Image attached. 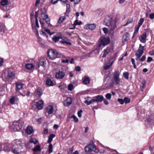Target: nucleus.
Instances as JSON below:
<instances>
[{
  "instance_id": "f257e3e1",
  "label": "nucleus",
  "mask_w": 154,
  "mask_h": 154,
  "mask_svg": "<svg viewBox=\"0 0 154 154\" xmlns=\"http://www.w3.org/2000/svg\"><path fill=\"white\" fill-rule=\"evenodd\" d=\"M16 75L14 71L12 68L6 69L2 75L3 80L7 83L11 82L16 78Z\"/></svg>"
},
{
  "instance_id": "f03ea898",
  "label": "nucleus",
  "mask_w": 154,
  "mask_h": 154,
  "mask_svg": "<svg viewBox=\"0 0 154 154\" xmlns=\"http://www.w3.org/2000/svg\"><path fill=\"white\" fill-rule=\"evenodd\" d=\"M25 144L18 140H15L14 142L12 148V152L14 154H19L24 151Z\"/></svg>"
},
{
  "instance_id": "7ed1b4c3",
  "label": "nucleus",
  "mask_w": 154,
  "mask_h": 154,
  "mask_svg": "<svg viewBox=\"0 0 154 154\" xmlns=\"http://www.w3.org/2000/svg\"><path fill=\"white\" fill-rule=\"evenodd\" d=\"M11 131H17L24 129V122L20 120L13 122V124L9 127Z\"/></svg>"
},
{
  "instance_id": "20e7f679",
  "label": "nucleus",
  "mask_w": 154,
  "mask_h": 154,
  "mask_svg": "<svg viewBox=\"0 0 154 154\" xmlns=\"http://www.w3.org/2000/svg\"><path fill=\"white\" fill-rule=\"evenodd\" d=\"M105 22L106 25L110 28L111 31H113L117 27L116 21L109 17L105 19Z\"/></svg>"
},
{
  "instance_id": "39448f33",
  "label": "nucleus",
  "mask_w": 154,
  "mask_h": 154,
  "mask_svg": "<svg viewBox=\"0 0 154 154\" xmlns=\"http://www.w3.org/2000/svg\"><path fill=\"white\" fill-rule=\"evenodd\" d=\"M47 54L48 57L52 60L57 58H60L62 57L61 54L58 53L54 49H50L47 51Z\"/></svg>"
},
{
  "instance_id": "423d86ee",
  "label": "nucleus",
  "mask_w": 154,
  "mask_h": 154,
  "mask_svg": "<svg viewBox=\"0 0 154 154\" xmlns=\"http://www.w3.org/2000/svg\"><path fill=\"white\" fill-rule=\"evenodd\" d=\"M99 40L100 42L101 43L103 46H105L108 45L110 42V39L109 37L107 38L105 37H101Z\"/></svg>"
},
{
  "instance_id": "0eeeda50",
  "label": "nucleus",
  "mask_w": 154,
  "mask_h": 154,
  "mask_svg": "<svg viewBox=\"0 0 154 154\" xmlns=\"http://www.w3.org/2000/svg\"><path fill=\"white\" fill-rule=\"evenodd\" d=\"M95 145L92 141L90 144L85 146L84 148L85 152H86L90 153L94 149Z\"/></svg>"
},
{
  "instance_id": "6e6552de",
  "label": "nucleus",
  "mask_w": 154,
  "mask_h": 154,
  "mask_svg": "<svg viewBox=\"0 0 154 154\" xmlns=\"http://www.w3.org/2000/svg\"><path fill=\"white\" fill-rule=\"evenodd\" d=\"M93 98L94 102H101L103 100L104 97L102 95H98Z\"/></svg>"
},
{
  "instance_id": "1a4fd4ad",
  "label": "nucleus",
  "mask_w": 154,
  "mask_h": 154,
  "mask_svg": "<svg viewBox=\"0 0 154 154\" xmlns=\"http://www.w3.org/2000/svg\"><path fill=\"white\" fill-rule=\"evenodd\" d=\"M11 146L10 144L6 143L3 144V149L4 151L9 152L12 150Z\"/></svg>"
},
{
  "instance_id": "9d476101",
  "label": "nucleus",
  "mask_w": 154,
  "mask_h": 154,
  "mask_svg": "<svg viewBox=\"0 0 154 154\" xmlns=\"http://www.w3.org/2000/svg\"><path fill=\"white\" fill-rule=\"evenodd\" d=\"M64 73L61 71H59L55 74V77L57 79H62L64 77Z\"/></svg>"
},
{
  "instance_id": "9b49d317",
  "label": "nucleus",
  "mask_w": 154,
  "mask_h": 154,
  "mask_svg": "<svg viewBox=\"0 0 154 154\" xmlns=\"http://www.w3.org/2000/svg\"><path fill=\"white\" fill-rule=\"evenodd\" d=\"M96 24L94 23L88 24H86L85 26V29L91 30L94 29L96 28Z\"/></svg>"
},
{
  "instance_id": "f8f14e48",
  "label": "nucleus",
  "mask_w": 154,
  "mask_h": 154,
  "mask_svg": "<svg viewBox=\"0 0 154 154\" xmlns=\"http://www.w3.org/2000/svg\"><path fill=\"white\" fill-rule=\"evenodd\" d=\"M146 121L150 124L154 125V115L149 116V117L147 118Z\"/></svg>"
},
{
  "instance_id": "ddd939ff",
  "label": "nucleus",
  "mask_w": 154,
  "mask_h": 154,
  "mask_svg": "<svg viewBox=\"0 0 154 154\" xmlns=\"http://www.w3.org/2000/svg\"><path fill=\"white\" fill-rule=\"evenodd\" d=\"M16 91L18 92L19 91L23 88V85L20 82H16Z\"/></svg>"
},
{
  "instance_id": "4468645a",
  "label": "nucleus",
  "mask_w": 154,
  "mask_h": 154,
  "mask_svg": "<svg viewBox=\"0 0 154 154\" xmlns=\"http://www.w3.org/2000/svg\"><path fill=\"white\" fill-rule=\"evenodd\" d=\"M111 48V46H108L107 47L106 49L104 50V53L102 56L103 57H106L107 55L110 51Z\"/></svg>"
},
{
  "instance_id": "2eb2a0df",
  "label": "nucleus",
  "mask_w": 154,
  "mask_h": 154,
  "mask_svg": "<svg viewBox=\"0 0 154 154\" xmlns=\"http://www.w3.org/2000/svg\"><path fill=\"white\" fill-rule=\"evenodd\" d=\"M53 106L52 105H50L46 107V111L48 114H51L53 113Z\"/></svg>"
},
{
  "instance_id": "dca6fc26",
  "label": "nucleus",
  "mask_w": 154,
  "mask_h": 154,
  "mask_svg": "<svg viewBox=\"0 0 154 154\" xmlns=\"http://www.w3.org/2000/svg\"><path fill=\"white\" fill-rule=\"evenodd\" d=\"M44 102L42 100H40L37 103V107L39 109H41L43 107Z\"/></svg>"
},
{
  "instance_id": "f3484780",
  "label": "nucleus",
  "mask_w": 154,
  "mask_h": 154,
  "mask_svg": "<svg viewBox=\"0 0 154 154\" xmlns=\"http://www.w3.org/2000/svg\"><path fill=\"white\" fill-rule=\"evenodd\" d=\"M130 34L128 32H126L125 35H124L122 36V40L124 42H125L128 41L129 39Z\"/></svg>"
},
{
  "instance_id": "a211bd4d",
  "label": "nucleus",
  "mask_w": 154,
  "mask_h": 154,
  "mask_svg": "<svg viewBox=\"0 0 154 154\" xmlns=\"http://www.w3.org/2000/svg\"><path fill=\"white\" fill-rule=\"evenodd\" d=\"M26 69L29 70H31L34 67V66L32 63H28L25 66Z\"/></svg>"
},
{
  "instance_id": "6ab92c4d",
  "label": "nucleus",
  "mask_w": 154,
  "mask_h": 154,
  "mask_svg": "<svg viewBox=\"0 0 154 154\" xmlns=\"http://www.w3.org/2000/svg\"><path fill=\"white\" fill-rule=\"evenodd\" d=\"M33 131L32 128L30 126H28L26 130V132L28 134H31Z\"/></svg>"
},
{
  "instance_id": "aec40b11",
  "label": "nucleus",
  "mask_w": 154,
  "mask_h": 154,
  "mask_svg": "<svg viewBox=\"0 0 154 154\" xmlns=\"http://www.w3.org/2000/svg\"><path fill=\"white\" fill-rule=\"evenodd\" d=\"M5 31V26L2 24H0V34H2Z\"/></svg>"
},
{
  "instance_id": "412c9836",
  "label": "nucleus",
  "mask_w": 154,
  "mask_h": 154,
  "mask_svg": "<svg viewBox=\"0 0 154 154\" xmlns=\"http://www.w3.org/2000/svg\"><path fill=\"white\" fill-rule=\"evenodd\" d=\"M41 150V146L40 145H36L33 149V152H37L40 151Z\"/></svg>"
},
{
  "instance_id": "4be33fe9",
  "label": "nucleus",
  "mask_w": 154,
  "mask_h": 154,
  "mask_svg": "<svg viewBox=\"0 0 154 154\" xmlns=\"http://www.w3.org/2000/svg\"><path fill=\"white\" fill-rule=\"evenodd\" d=\"M46 84L49 86H53L54 85L53 81L49 78H48L46 80Z\"/></svg>"
},
{
  "instance_id": "5701e85b",
  "label": "nucleus",
  "mask_w": 154,
  "mask_h": 154,
  "mask_svg": "<svg viewBox=\"0 0 154 154\" xmlns=\"http://www.w3.org/2000/svg\"><path fill=\"white\" fill-rule=\"evenodd\" d=\"M72 98L68 97L67 98L66 101L67 104L66 105L65 103H64V105L65 106H67L70 105L72 103Z\"/></svg>"
},
{
  "instance_id": "b1692460",
  "label": "nucleus",
  "mask_w": 154,
  "mask_h": 154,
  "mask_svg": "<svg viewBox=\"0 0 154 154\" xmlns=\"http://www.w3.org/2000/svg\"><path fill=\"white\" fill-rule=\"evenodd\" d=\"M55 135L54 134H51L48 137V139L47 141L48 143H51L52 140L53 138L55 137Z\"/></svg>"
},
{
  "instance_id": "393cba45",
  "label": "nucleus",
  "mask_w": 154,
  "mask_h": 154,
  "mask_svg": "<svg viewBox=\"0 0 154 154\" xmlns=\"http://www.w3.org/2000/svg\"><path fill=\"white\" fill-rule=\"evenodd\" d=\"M60 38H62L60 36V35L58 37L54 35V37L52 38V40L55 43H56L58 41Z\"/></svg>"
},
{
  "instance_id": "a878e982",
  "label": "nucleus",
  "mask_w": 154,
  "mask_h": 154,
  "mask_svg": "<svg viewBox=\"0 0 154 154\" xmlns=\"http://www.w3.org/2000/svg\"><path fill=\"white\" fill-rule=\"evenodd\" d=\"M7 5L6 7L8 8H7L8 10H9L13 7V2L11 3L10 2H8Z\"/></svg>"
},
{
  "instance_id": "bb28decb",
  "label": "nucleus",
  "mask_w": 154,
  "mask_h": 154,
  "mask_svg": "<svg viewBox=\"0 0 154 154\" xmlns=\"http://www.w3.org/2000/svg\"><path fill=\"white\" fill-rule=\"evenodd\" d=\"M146 33L145 32L141 36V39H140V42L142 43H144V42L142 41H144L146 38Z\"/></svg>"
},
{
  "instance_id": "cd10ccee",
  "label": "nucleus",
  "mask_w": 154,
  "mask_h": 154,
  "mask_svg": "<svg viewBox=\"0 0 154 154\" xmlns=\"http://www.w3.org/2000/svg\"><path fill=\"white\" fill-rule=\"evenodd\" d=\"M83 83L85 85L89 84L90 83V80L88 77H85L83 81Z\"/></svg>"
},
{
  "instance_id": "c85d7f7f",
  "label": "nucleus",
  "mask_w": 154,
  "mask_h": 154,
  "mask_svg": "<svg viewBox=\"0 0 154 154\" xmlns=\"http://www.w3.org/2000/svg\"><path fill=\"white\" fill-rule=\"evenodd\" d=\"M94 102V101L93 99L89 101L88 100H87L84 101V103L87 105H89L91 103L93 104Z\"/></svg>"
},
{
  "instance_id": "c756f323",
  "label": "nucleus",
  "mask_w": 154,
  "mask_h": 154,
  "mask_svg": "<svg viewBox=\"0 0 154 154\" xmlns=\"http://www.w3.org/2000/svg\"><path fill=\"white\" fill-rule=\"evenodd\" d=\"M66 17L64 16H62L60 17L58 19V23H60L62 22L64 20H65Z\"/></svg>"
},
{
  "instance_id": "7c9ffc66",
  "label": "nucleus",
  "mask_w": 154,
  "mask_h": 154,
  "mask_svg": "<svg viewBox=\"0 0 154 154\" xmlns=\"http://www.w3.org/2000/svg\"><path fill=\"white\" fill-rule=\"evenodd\" d=\"M53 152V145L51 143H50L48 147V152L49 154H50Z\"/></svg>"
},
{
  "instance_id": "2f4dec72",
  "label": "nucleus",
  "mask_w": 154,
  "mask_h": 154,
  "mask_svg": "<svg viewBox=\"0 0 154 154\" xmlns=\"http://www.w3.org/2000/svg\"><path fill=\"white\" fill-rule=\"evenodd\" d=\"M41 15H42V14H47V11L45 7L41 8Z\"/></svg>"
},
{
  "instance_id": "473e14b6",
  "label": "nucleus",
  "mask_w": 154,
  "mask_h": 154,
  "mask_svg": "<svg viewBox=\"0 0 154 154\" xmlns=\"http://www.w3.org/2000/svg\"><path fill=\"white\" fill-rule=\"evenodd\" d=\"M102 45V44L100 42V41L99 42V43L97 44V47L96 48V50H97L98 52H99V51L100 48V47H101V45Z\"/></svg>"
},
{
  "instance_id": "72a5a7b5",
  "label": "nucleus",
  "mask_w": 154,
  "mask_h": 154,
  "mask_svg": "<svg viewBox=\"0 0 154 154\" xmlns=\"http://www.w3.org/2000/svg\"><path fill=\"white\" fill-rule=\"evenodd\" d=\"M123 76L124 78L126 79H129V73L128 72H125L123 73Z\"/></svg>"
},
{
  "instance_id": "f704fd0d",
  "label": "nucleus",
  "mask_w": 154,
  "mask_h": 154,
  "mask_svg": "<svg viewBox=\"0 0 154 154\" xmlns=\"http://www.w3.org/2000/svg\"><path fill=\"white\" fill-rule=\"evenodd\" d=\"M8 1V0H2L0 2L1 5L2 6H4L7 5Z\"/></svg>"
},
{
  "instance_id": "c9c22d12",
  "label": "nucleus",
  "mask_w": 154,
  "mask_h": 154,
  "mask_svg": "<svg viewBox=\"0 0 154 154\" xmlns=\"http://www.w3.org/2000/svg\"><path fill=\"white\" fill-rule=\"evenodd\" d=\"M133 20V19L131 18H128L127 22L124 25V26H127L128 24L132 23Z\"/></svg>"
},
{
  "instance_id": "e433bc0d",
  "label": "nucleus",
  "mask_w": 154,
  "mask_h": 154,
  "mask_svg": "<svg viewBox=\"0 0 154 154\" xmlns=\"http://www.w3.org/2000/svg\"><path fill=\"white\" fill-rule=\"evenodd\" d=\"M119 75V73L118 71H116L113 74V78H118Z\"/></svg>"
},
{
  "instance_id": "4c0bfd02",
  "label": "nucleus",
  "mask_w": 154,
  "mask_h": 154,
  "mask_svg": "<svg viewBox=\"0 0 154 154\" xmlns=\"http://www.w3.org/2000/svg\"><path fill=\"white\" fill-rule=\"evenodd\" d=\"M124 102L125 104L129 103L130 102V99L127 97H125L124 98Z\"/></svg>"
},
{
  "instance_id": "58836bf2",
  "label": "nucleus",
  "mask_w": 154,
  "mask_h": 154,
  "mask_svg": "<svg viewBox=\"0 0 154 154\" xmlns=\"http://www.w3.org/2000/svg\"><path fill=\"white\" fill-rule=\"evenodd\" d=\"M135 55L136 56V60H140V57L142 55L138 54V53L136 52L135 53Z\"/></svg>"
},
{
  "instance_id": "ea45409f",
  "label": "nucleus",
  "mask_w": 154,
  "mask_h": 154,
  "mask_svg": "<svg viewBox=\"0 0 154 154\" xmlns=\"http://www.w3.org/2000/svg\"><path fill=\"white\" fill-rule=\"evenodd\" d=\"M113 79H114V80L115 82H116V85H119V83H120V79L119 78V77H118V78H113Z\"/></svg>"
},
{
  "instance_id": "a19ab883",
  "label": "nucleus",
  "mask_w": 154,
  "mask_h": 154,
  "mask_svg": "<svg viewBox=\"0 0 154 154\" xmlns=\"http://www.w3.org/2000/svg\"><path fill=\"white\" fill-rule=\"evenodd\" d=\"M36 93L39 96H41L42 95V92L40 88H38L37 90Z\"/></svg>"
},
{
  "instance_id": "79ce46f5",
  "label": "nucleus",
  "mask_w": 154,
  "mask_h": 154,
  "mask_svg": "<svg viewBox=\"0 0 154 154\" xmlns=\"http://www.w3.org/2000/svg\"><path fill=\"white\" fill-rule=\"evenodd\" d=\"M144 21V19L143 18H141L140 19L139 23H138V26H141L142 24H143Z\"/></svg>"
},
{
  "instance_id": "37998d69",
  "label": "nucleus",
  "mask_w": 154,
  "mask_h": 154,
  "mask_svg": "<svg viewBox=\"0 0 154 154\" xmlns=\"http://www.w3.org/2000/svg\"><path fill=\"white\" fill-rule=\"evenodd\" d=\"M44 64L45 62L44 61H40L38 64V67L39 68L40 66H42L43 67H44L45 66Z\"/></svg>"
},
{
  "instance_id": "c03bdc74",
  "label": "nucleus",
  "mask_w": 154,
  "mask_h": 154,
  "mask_svg": "<svg viewBox=\"0 0 154 154\" xmlns=\"http://www.w3.org/2000/svg\"><path fill=\"white\" fill-rule=\"evenodd\" d=\"M70 118H73L74 119V121L76 122H77L78 121V119L76 116L74 115H72L71 117H70Z\"/></svg>"
},
{
  "instance_id": "a18cd8bd",
  "label": "nucleus",
  "mask_w": 154,
  "mask_h": 154,
  "mask_svg": "<svg viewBox=\"0 0 154 154\" xmlns=\"http://www.w3.org/2000/svg\"><path fill=\"white\" fill-rule=\"evenodd\" d=\"M140 27V26H139L138 25L137 26V27H136V26L135 27L134 31V34H137V33L138 32Z\"/></svg>"
},
{
  "instance_id": "49530a36",
  "label": "nucleus",
  "mask_w": 154,
  "mask_h": 154,
  "mask_svg": "<svg viewBox=\"0 0 154 154\" xmlns=\"http://www.w3.org/2000/svg\"><path fill=\"white\" fill-rule=\"evenodd\" d=\"M73 85L72 84H69L68 86V90L69 91H71L73 89Z\"/></svg>"
},
{
  "instance_id": "de8ad7c7",
  "label": "nucleus",
  "mask_w": 154,
  "mask_h": 154,
  "mask_svg": "<svg viewBox=\"0 0 154 154\" xmlns=\"http://www.w3.org/2000/svg\"><path fill=\"white\" fill-rule=\"evenodd\" d=\"M40 23L41 25V26L42 28L44 29L46 27H45V23L44 22L42 21L41 20H39Z\"/></svg>"
},
{
  "instance_id": "09e8293b",
  "label": "nucleus",
  "mask_w": 154,
  "mask_h": 154,
  "mask_svg": "<svg viewBox=\"0 0 154 154\" xmlns=\"http://www.w3.org/2000/svg\"><path fill=\"white\" fill-rule=\"evenodd\" d=\"M111 94L110 93H107L105 95V97L106 98L109 100H110L111 97Z\"/></svg>"
},
{
  "instance_id": "8fccbe9b",
  "label": "nucleus",
  "mask_w": 154,
  "mask_h": 154,
  "mask_svg": "<svg viewBox=\"0 0 154 154\" xmlns=\"http://www.w3.org/2000/svg\"><path fill=\"white\" fill-rule=\"evenodd\" d=\"M15 101V98L14 97H12L10 100V102L12 104H14Z\"/></svg>"
},
{
  "instance_id": "3c124183",
  "label": "nucleus",
  "mask_w": 154,
  "mask_h": 154,
  "mask_svg": "<svg viewBox=\"0 0 154 154\" xmlns=\"http://www.w3.org/2000/svg\"><path fill=\"white\" fill-rule=\"evenodd\" d=\"M137 52H139V53H138V54L142 55L144 52V51H143V49H141V48H138V49L137 50Z\"/></svg>"
},
{
  "instance_id": "603ef678",
  "label": "nucleus",
  "mask_w": 154,
  "mask_h": 154,
  "mask_svg": "<svg viewBox=\"0 0 154 154\" xmlns=\"http://www.w3.org/2000/svg\"><path fill=\"white\" fill-rule=\"evenodd\" d=\"M118 101L121 104H123L124 103V99L119 98L118 99Z\"/></svg>"
},
{
  "instance_id": "864d4df0",
  "label": "nucleus",
  "mask_w": 154,
  "mask_h": 154,
  "mask_svg": "<svg viewBox=\"0 0 154 154\" xmlns=\"http://www.w3.org/2000/svg\"><path fill=\"white\" fill-rule=\"evenodd\" d=\"M34 15V11L32 10V12L30 14V19H31V20L33 19Z\"/></svg>"
},
{
  "instance_id": "5fc2aeb1",
  "label": "nucleus",
  "mask_w": 154,
  "mask_h": 154,
  "mask_svg": "<svg viewBox=\"0 0 154 154\" xmlns=\"http://www.w3.org/2000/svg\"><path fill=\"white\" fill-rule=\"evenodd\" d=\"M153 60L152 58L150 57H149L147 58V62L148 63H150Z\"/></svg>"
},
{
  "instance_id": "6e6d98bb",
  "label": "nucleus",
  "mask_w": 154,
  "mask_h": 154,
  "mask_svg": "<svg viewBox=\"0 0 154 154\" xmlns=\"http://www.w3.org/2000/svg\"><path fill=\"white\" fill-rule=\"evenodd\" d=\"M103 30L105 34H106L108 32V29L106 27H104L103 28Z\"/></svg>"
},
{
  "instance_id": "4d7b16f0",
  "label": "nucleus",
  "mask_w": 154,
  "mask_h": 154,
  "mask_svg": "<svg viewBox=\"0 0 154 154\" xmlns=\"http://www.w3.org/2000/svg\"><path fill=\"white\" fill-rule=\"evenodd\" d=\"M100 105H97V106H93L92 107V109H98L99 108H100Z\"/></svg>"
},
{
  "instance_id": "13d9d810",
  "label": "nucleus",
  "mask_w": 154,
  "mask_h": 154,
  "mask_svg": "<svg viewBox=\"0 0 154 154\" xmlns=\"http://www.w3.org/2000/svg\"><path fill=\"white\" fill-rule=\"evenodd\" d=\"M82 109L80 110L79 111H78V116L79 117H81L82 116L81 113L82 112Z\"/></svg>"
},
{
  "instance_id": "bf43d9fd",
  "label": "nucleus",
  "mask_w": 154,
  "mask_h": 154,
  "mask_svg": "<svg viewBox=\"0 0 154 154\" xmlns=\"http://www.w3.org/2000/svg\"><path fill=\"white\" fill-rule=\"evenodd\" d=\"M146 58V55H144L142 57V58L140 59V60L141 62H143L145 60Z\"/></svg>"
},
{
  "instance_id": "052dcab7",
  "label": "nucleus",
  "mask_w": 154,
  "mask_h": 154,
  "mask_svg": "<svg viewBox=\"0 0 154 154\" xmlns=\"http://www.w3.org/2000/svg\"><path fill=\"white\" fill-rule=\"evenodd\" d=\"M149 17L151 19H153L154 18V13L150 14L149 15Z\"/></svg>"
},
{
  "instance_id": "680f3d73",
  "label": "nucleus",
  "mask_w": 154,
  "mask_h": 154,
  "mask_svg": "<svg viewBox=\"0 0 154 154\" xmlns=\"http://www.w3.org/2000/svg\"><path fill=\"white\" fill-rule=\"evenodd\" d=\"M44 31H45L47 33H50V30L47 27H45L44 28Z\"/></svg>"
},
{
  "instance_id": "e2e57ef3",
  "label": "nucleus",
  "mask_w": 154,
  "mask_h": 154,
  "mask_svg": "<svg viewBox=\"0 0 154 154\" xmlns=\"http://www.w3.org/2000/svg\"><path fill=\"white\" fill-rule=\"evenodd\" d=\"M38 39L39 43L41 44L42 46L43 45H44V44L42 43V39L40 38H38Z\"/></svg>"
},
{
  "instance_id": "0e129e2a",
  "label": "nucleus",
  "mask_w": 154,
  "mask_h": 154,
  "mask_svg": "<svg viewBox=\"0 0 154 154\" xmlns=\"http://www.w3.org/2000/svg\"><path fill=\"white\" fill-rule=\"evenodd\" d=\"M70 5L68 4H66V12H68L70 9Z\"/></svg>"
},
{
  "instance_id": "69168bd1",
  "label": "nucleus",
  "mask_w": 154,
  "mask_h": 154,
  "mask_svg": "<svg viewBox=\"0 0 154 154\" xmlns=\"http://www.w3.org/2000/svg\"><path fill=\"white\" fill-rule=\"evenodd\" d=\"M75 70L78 72H79L81 70V68L79 66H77L75 68Z\"/></svg>"
},
{
  "instance_id": "338daca9",
  "label": "nucleus",
  "mask_w": 154,
  "mask_h": 154,
  "mask_svg": "<svg viewBox=\"0 0 154 154\" xmlns=\"http://www.w3.org/2000/svg\"><path fill=\"white\" fill-rule=\"evenodd\" d=\"M93 151L96 153H98L100 152V150L98 149H97L95 146H94V148Z\"/></svg>"
},
{
  "instance_id": "774afa93",
  "label": "nucleus",
  "mask_w": 154,
  "mask_h": 154,
  "mask_svg": "<svg viewBox=\"0 0 154 154\" xmlns=\"http://www.w3.org/2000/svg\"><path fill=\"white\" fill-rule=\"evenodd\" d=\"M45 15L44 16L43 18V20H45L46 19H47L48 18H49L47 14H45Z\"/></svg>"
}]
</instances>
